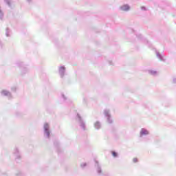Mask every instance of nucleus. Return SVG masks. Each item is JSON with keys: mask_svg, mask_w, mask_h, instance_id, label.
Returning a JSON list of instances; mask_svg holds the SVG:
<instances>
[{"mask_svg": "<svg viewBox=\"0 0 176 176\" xmlns=\"http://www.w3.org/2000/svg\"><path fill=\"white\" fill-rule=\"evenodd\" d=\"M44 129L47 133V137H49V135H50V132H49V124H45Z\"/></svg>", "mask_w": 176, "mask_h": 176, "instance_id": "obj_1", "label": "nucleus"}, {"mask_svg": "<svg viewBox=\"0 0 176 176\" xmlns=\"http://www.w3.org/2000/svg\"><path fill=\"white\" fill-rule=\"evenodd\" d=\"M147 134H149V132L146 129H142L140 131V135H147Z\"/></svg>", "mask_w": 176, "mask_h": 176, "instance_id": "obj_2", "label": "nucleus"}, {"mask_svg": "<svg viewBox=\"0 0 176 176\" xmlns=\"http://www.w3.org/2000/svg\"><path fill=\"white\" fill-rule=\"evenodd\" d=\"M130 9V7L129 6H123L122 7V10L127 11Z\"/></svg>", "mask_w": 176, "mask_h": 176, "instance_id": "obj_3", "label": "nucleus"}, {"mask_svg": "<svg viewBox=\"0 0 176 176\" xmlns=\"http://www.w3.org/2000/svg\"><path fill=\"white\" fill-rule=\"evenodd\" d=\"M95 127L96 129H100V122H96L95 123Z\"/></svg>", "mask_w": 176, "mask_h": 176, "instance_id": "obj_4", "label": "nucleus"}, {"mask_svg": "<svg viewBox=\"0 0 176 176\" xmlns=\"http://www.w3.org/2000/svg\"><path fill=\"white\" fill-rule=\"evenodd\" d=\"M112 155L113 156V157H116L118 156V154L116 153V152L112 151Z\"/></svg>", "mask_w": 176, "mask_h": 176, "instance_id": "obj_5", "label": "nucleus"}, {"mask_svg": "<svg viewBox=\"0 0 176 176\" xmlns=\"http://www.w3.org/2000/svg\"><path fill=\"white\" fill-rule=\"evenodd\" d=\"M133 163H137V162H138V159H137V158H133Z\"/></svg>", "mask_w": 176, "mask_h": 176, "instance_id": "obj_6", "label": "nucleus"}, {"mask_svg": "<svg viewBox=\"0 0 176 176\" xmlns=\"http://www.w3.org/2000/svg\"><path fill=\"white\" fill-rule=\"evenodd\" d=\"M60 69H61L62 71H65V67H60Z\"/></svg>", "mask_w": 176, "mask_h": 176, "instance_id": "obj_7", "label": "nucleus"}]
</instances>
